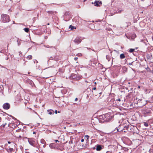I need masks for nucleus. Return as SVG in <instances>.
Wrapping results in <instances>:
<instances>
[{
    "mask_svg": "<svg viewBox=\"0 0 153 153\" xmlns=\"http://www.w3.org/2000/svg\"><path fill=\"white\" fill-rule=\"evenodd\" d=\"M108 147L111 149V151L113 152H116V153H120V151L122 149V147L117 143L113 145H109Z\"/></svg>",
    "mask_w": 153,
    "mask_h": 153,
    "instance_id": "1",
    "label": "nucleus"
},
{
    "mask_svg": "<svg viewBox=\"0 0 153 153\" xmlns=\"http://www.w3.org/2000/svg\"><path fill=\"white\" fill-rule=\"evenodd\" d=\"M1 21L4 23L8 22L10 21L9 16L5 14H2L1 15Z\"/></svg>",
    "mask_w": 153,
    "mask_h": 153,
    "instance_id": "2",
    "label": "nucleus"
},
{
    "mask_svg": "<svg viewBox=\"0 0 153 153\" xmlns=\"http://www.w3.org/2000/svg\"><path fill=\"white\" fill-rule=\"evenodd\" d=\"M10 119V118L9 117L5 118L3 120L2 123H1V124L0 125L2 126L3 128H4L5 125L7 124L8 126H9L10 124L11 123L9 121Z\"/></svg>",
    "mask_w": 153,
    "mask_h": 153,
    "instance_id": "3",
    "label": "nucleus"
},
{
    "mask_svg": "<svg viewBox=\"0 0 153 153\" xmlns=\"http://www.w3.org/2000/svg\"><path fill=\"white\" fill-rule=\"evenodd\" d=\"M71 18V13L69 11L66 12L64 14V19H65V20L66 21L70 19Z\"/></svg>",
    "mask_w": 153,
    "mask_h": 153,
    "instance_id": "4",
    "label": "nucleus"
},
{
    "mask_svg": "<svg viewBox=\"0 0 153 153\" xmlns=\"http://www.w3.org/2000/svg\"><path fill=\"white\" fill-rule=\"evenodd\" d=\"M28 141L30 145L34 147L36 146V143L35 139L33 138H29L28 139Z\"/></svg>",
    "mask_w": 153,
    "mask_h": 153,
    "instance_id": "5",
    "label": "nucleus"
},
{
    "mask_svg": "<svg viewBox=\"0 0 153 153\" xmlns=\"http://www.w3.org/2000/svg\"><path fill=\"white\" fill-rule=\"evenodd\" d=\"M106 118L105 119V121L106 122H109L112 118V117L111 116H110L108 114H106Z\"/></svg>",
    "mask_w": 153,
    "mask_h": 153,
    "instance_id": "6",
    "label": "nucleus"
},
{
    "mask_svg": "<svg viewBox=\"0 0 153 153\" xmlns=\"http://www.w3.org/2000/svg\"><path fill=\"white\" fill-rule=\"evenodd\" d=\"M3 107L5 109L8 110L10 108V105L8 103H6L3 105Z\"/></svg>",
    "mask_w": 153,
    "mask_h": 153,
    "instance_id": "7",
    "label": "nucleus"
},
{
    "mask_svg": "<svg viewBox=\"0 0 153 153\" xmlns=\"http://www.w3.org/2000/svg\"><path fill=\"white\" fill-rule=\"evenodd\" d=\"M85 92L86 93H87V95L88 96V95H93V92L92 90H91V89L89 88H88L86 91Z\"/></svg>",
    "mask_w": 153,
    "mask_h": 153,
    "instance_id": "8",
    "label": "nucleus"
},
{
    "mask_svg": "<svg viewBox=\"0 0 153 153\" xmlns=\"http://www.w3.org/2000/svg\"><path fill=\"white\" fill-rule=\"evenodd\" d=\"M81 39L78 37H77L75 39L74 41L76 44H78L81 42Z\"/></svg>",
    "mask_w": 153,
    "mask_h": 153,
    "instance_id": "9",
    "label": "nucleus"
},
{
    "mask_svg": "<svg viewBox=\"0 0 153 153\" xmlns=\"http://www.w3.org/2000/svg\"><path fill=\"white\" fill-rule=\"evenodd\" d=\"M99 4L100 5H101L102 4V2L101 1H95V2L94 3V6H100V5H99Z\"/></svg>",
    "mask_w": 153,
    "mask_h": 153,
    "instance_id": "10",
    "label": "nucleus"
},
{
    "mask_svg": "<svg viewBox=\"0 0 153 153\" xmlns=\"http://www.w3.org/2000/svg\"><path fill=\"white\" fill-rule=\"evenodd\" d=\"M6 150L8 152L12 153L14 151V150L13 148H10V147H8L6 148Z\"/></svg>",
    "mask_w": 153,
    "mask_h": 153,
    "instance_id": "11",
    "label": "nucleus"
},
{
    "mask_svg": "<svg viewBox=\"0 0 153 153\" xmlns=\"http://www.w3.org/2000/svg\"><path fill=\"white\" fill-rule=\"evenodd\" d=\"M47 12L49 14L52 15H55L57 13L55 11H47Z\"/></svg>",
    "mask_w": 153,
    "mask_h": 153,
    "instance_id": "12",
    "label": "nucleus"
},
{
    "mask_svg": "<svg viewBox=\"0 0 153 153\" xmlns=\"http://www.w3.org/2000/svg\"><path fill=\"white\" fill-rule=\"evenodd\" d=\"M102 149V146L101 145H98L97 146L96 150L97 151H100Z\"/></svg>",
    "mask_w": 153,
    "mask_h": 153,
    "instance_id": "13",
    "label": "nucleus"
},
{
    "mask_svg": "<svg viewBox=\"0 0 153 153\" xmlns=\"http://www.w3.org/2000/svg\"><path fill=\"white\" fill-rule=\"evenodd\" d=\"M120 59H123L125 58V56L124 54L122 53L120 55Z\"/></svg>",
    "mask_w": 153,
    "mask_h": 153,
    "instance_id": "14",
    "label": "nucleus"
},
{
    "mask_svg": "<svg viewBox=\"0 0 153 153\" xmlns=\"http://www.w3.org/2000/svg\"><path fill=\"white\" fill-rule=\"evenodd\" d=\"M48 112L49 114L50 115L52 114L54 112V111L52 110H48Z\"/></svg>",
    "mask_w": 153,
    "mask_h": 153,
    "instance_id": "15",
    "label": "nucleus"
},
{
    "mask_svg": "<svg viewBox=\"0 0 153 153\" xmlns=\"http://www.w3.org/2000/svg\"><path fill=\"white\" fill-rule=\"evenodd\" d=\"M46 47L47 48H52L54 51H55L56 49L55 48V47H53L52 46H50L49 45H47L46 46Z\"/></svg>",
    "mask_w": 153,
    "mask_h": 153,
    "instance_id": "16",
    "label": "nucleus"
},
{
    "mask_svg": "<svg viewBox=\"0 0 153 153\" xmlns=\"http://www.w3.org/2000/svg\"><path fill=\"white\" fill-rule=\"evenodd\" d=\"M106 114H103L101 116L102 117V119L104 120V121H105V118L106 117Z\"/></svg>",
    "mask_w": 153,
    "mask_h": 153,
    "instance_id": "17",
    "label": "nucleus"
},
{
    "mask_svg": "<svg viewBox=\"0 0 153 153\" xmlns=\"http://www.w3.org/2000/svg\"><path fill=\"white\" fill-rule=\"evenodd\" d=\"M76 75H75L74 74H72L71 75V77L72 79H74L76 77Z\"/></svg>",
    "mask_w": 153,
    "mask_h": 153,
    "instance_id": "18",
    "label": "nucleus"
},
{
    "mask_svg": "<svg viewBox=\"0 0 153 153\" xmlns=\"http://www.w3.org/2000/svg\"><path fill=\"white\" fill-rule=\"evenodd\" d=\"M144 126L146 127H147L149 126V124L147 122H144L143 123Z\"/></svg>",
    "mask_w": 153,
    "mask_h": 153,
    "instance_id": "19",
    "label": "nucleus"
},
{
    "mask_svg": "<svg viewBox=\"0 0 153 153\" xmlns=\"http://www.w3.org/2000/svg\"><path fill=\"white\" fill-rule=\"evenodd\" d=\"M123 128H118L117 129V131L118 132H121V131H122L123 132Z\"/></svg>",
    "mask_w": 153,
    "mask_h": 153,
    "instance_id": "20",
    "label": "nucleus"
},
{
    "mask_svg": "<svg viewBox=\"0 0 153 153\" xmlns=\"http://www.w3.org/2000/svg\"><path fill=\"white\" fill-rule=\"evenodd\" d=\"M24 30L27 33H28L29 31V29L28 28H25Z\"/></svg>",
    "mask_w": 153,
    "mask_h": 153,
    "instance_id": "21",
    "label": "nucleus"
},
{
    "mask_svg": "<svg viewBox=\"0 0 153 153\" xmlns=\"http://www.w3.org/2000/svg\"><path fill=\"white\" fill-rule=\"evenodd\" d=\"M26 58L28 59H32V56L30 55H28L27 57Z\"/></svg>",
    "mask_w": 153,
    "mask_h": 153,
    "instance_id": "22",
    "label": "nucleus"
},
{
    "mask_svg": "<svg viewBox=\"0 0 153 153\" xmlns=\"http://www.w3.org/2000/svg\"><path fill=\"white\" fill-rule=\"evenodd\" d=\"M129 128V126H124V128H123V129H125L126 130H128Z\"/></svg>",
    "mask_w": 153,
    "mask_h": 153,
    "instance_id": "23",
    "label": "nucleus"
},
{
    "mask_svg": "<svg viewBox=\"0 0 153 153\" xmlns=\"http://www.w3.org/2000/svg\"><path fill=\"white\" fill-rule=\"evenodd\" d=\"M69 28H70L71 30H73L74 28H74V27L72 25H70L69 26Z\"/></svg>",
    "mask_w": 153,
    "mask_h": 153,
    "instance_id": "24",
    "label": "nucleus"
},
{
    "mask_svg": "<svg viewBox=\"0 0 153 153\" xmlns=\"http://www.w3.org/2000/svg\"><path fill=\"white\" fill-rule=\"evenodd\" d=\"M50 59H54L55 60H56V58L55 57H51L49 59L48 61H49Z\"/></svg>",
    "mask_w": 153,
    "mask_h": 153,
    "instance_id": "25",
    "label": "nucleus"
},
{
    "mask_svg": "<svg viewBox=\"0 0 153 153\" xmlns=\"http://www.w3.org/2000/svg\"><path fill=\"white\" fill-rule=\"evenodd\" d=\"M134 50V49L131 48L129 50V51L130 53H132L133 52Z\"/></svg>",
    "mask_w": 153,
    "mask_h": 153,
    "instance_id": "26",
    "label": "nucleus"
},
{
    "mask_svg": "<svg viewBox=\"0 0 153 153\" xmlns=\"http://www.w3.org/2000/svg\"><path fill=\"white\" fill-rule=\"evenodd\" d=\"M106 57L107 59L108 60V61H109L110 60V57L108 55H106Z\"/></svg>",
    "mask_w": 153,
    "mask_h": 153,
    "instance_id": "27",
    "label": "nucleus"
},
{
    "mask_svg": "<svg viewBox=\"0 0 153 153\" xmlns=\"http://www.w3.org/2000/svg\"><path fill=\"white\" fill-rule=\"evenodd\" d=\"M146 69L147 71H149L150 70V68L148 66L146 68Z\"/></svg>",
    "mask_w": 153,
    "mask_h": 153,
    "instance_id": "28",
    "label": "nucleus"
},
{
    "mask_svg": "<svg viewBox=\"0 0 153 153\" xmlns=\"http://www.w3.org/2000/svg\"><path fill=\"white\" fill-rule=\"evenodd\" d=\"M134 63V62H130L128 63L129 65H133Z\"/></svg>",
    "mask_w": 153,
    "mask_h": 153,
    "instance_id": "29",
    "label": "nucleus"
},
{
    "mask_svg": "<svg viewBox=\"0 0 153 153\" xmlns=\"http://www.w3.org/2000/svg\"><path fill=\"white\" fill-rule=\"evenodd\" d=\"M146 113H147L149 114H150L151 113V112L150 110H148L146 111Z\"/></svg>",
    "mask_w": 153,
    "mask_h": 153,
    "instance_id": "30",
    "label": "nucleus"
},
{
    "mask_svg": "<svg viewBox=\"0 0 153 153\" xmlns=\"http://www.w3.org/2000/svg\"><path fill=\"white\" fill-rule=\"evenodd\" d=\"M128 131V130H125V129H123V132H127Z\"/></svg>",
    "mask_w": 153,
    "mask_h": 153,
    "instance_id": "31",
    "label": "nucleus"
},
{
    "mask_svg": "<svg viewBox=\"0 0 153 153\" xmlns=\"http://www.w3.org/2000/svg\"><path fill=\"white\" fill-rule=\"evenodd\" d=\"M123 11V10H119L117 12V13H120L122 12Z\"/></svg>",
    "mask_w": 153,
    "mask_h": 153,
    "instance_id": "32",
    "label": "nucleus"
},
{
    "mask_svg": "<svg viewBox=\"0 0 153 153\" xmlns=\"http://www.w3.org/2000/svg\"><path fill=\"white\" fill-rule=\"evenodd\" d=\"M149 152L150 153H153V150L152 149H150Z\"/></svg>",
    "mask_w": 153,
    "mask_h": 153,
    "instance_id": "33",
    "label": "nucleus"
},
{
    "mask_svg": "<svg viewBox=\"0 0 153 153\" xmlns=\"http://www.w3.org/2000/svg\"><path fill=\"white\" fill-rule=\"evenodd\" d=\"M24 136V134H23H23H22V135H19V138H21V137H23Z\"/></svg>",
    "mask_w": 153,
    "mask_h": 153,
    "instance_id": "34",
    "label": "nucleus"
},
{
    "mask_svg": "<svg viewBox=\"0 0 153 153\" xmlns=\"http://www.w3.org/2000/svg\"><path fill=\"white\" fill-rule=\"evenodd\" d=\"M121 100L120 99H117L116 100V101H120Z\"/></svg>",
    "mask_w": 153,
    "mask_h": 153,
    "instance_id": "35",
    "label": "nucleus"
},
{
    "mask_svg": "<svg viewBox=\"0 0 153 153\" xmlns=\"http://www.w3.org/2000/svg\"><path fill=\"white\" fill-rule=\"evenodd\" d=\"M113 152L111 151V152H110V151H107L106 152V153H112V152Z\"/></svg>",
    "mask_w": 153,
    "mask_h": 153,
    "instance_id": "36",
    "label": "nucleus"
},
{
    "mask_svg": "<svg viewBox=\"0 0 153 153\" xmlns=\"http://www.w3.org/2000/svg\"><path fill=\"white\" fill-rule=\"evenodd\" d=\"M85 136L86 137L87 139H88L89 138V136L88 135H87L86 136Z\"/></svg>",
    "mask_w": 153,
    "mask_h": 153,
    "instance_id": "37",
    "label": "nucleus"
},
{
    "mask_svg": "<svg viewBox=\"0 0 153 153\" xmlns=\"http://www.w3.org/2000/svg\"><path fill=\"white\" fill-rule=\"evenodd\" d=\"M1 117H0V125L1 124Z\"/></svg>",
    "mask_w": 153,
    "mask_h": 153,
    "instance_id": "38",
    "label": "nucleus"
},
{
    "mask_svg": "<svg viewBox=\"0 0 153 153\" xmlns=\"http://www.w3.org/2000/svg\"><path fill=\"white\" fill-rule=\"evenodd\" d=\"M84 140V139H82L81 140V141L82 142H83Z\"/></svg>",
    "mask_w": 153,
    "mask_h": 153,
    "instance_id": "39",
    "label": "nucleus"
},
{
    "mask_svg": "<svg viewBox=\"0 0 153 153\" xmlns=\"http://www.w3.org/2000/svg\"><path fill=\"white\" fill-rule=\"evenodd\" d=\"M69 143H73V141H69Z\"/></svg>",
    "mask_w": 153,
    "mask_h": 153,
    "instance_id": "40",
    "label": "nucleus"
},
{
    "mask_svg": "<svg viewBox=\"0 0 153 153\" xmlns=\"http://www.w3.org/2000/svg\"><path fill=\"white\" fill-rule=\"evenodd\" d=\"M55 142H59V141H58V140H55Z\"/></svg>",
    "mask_w": 153,
    "mask_h": 153,
    "instance_id": "41",
    "label": "nucleus"
},
{
    "mask_svg": "<svg viewBox=\"0 0 153 153\" xmlns=\"http://www.w3.org/2000/svg\"><path fill=\"white\" fill-rule=\"evenodd\" d=\"M22 54V52H20H20H19V56H20V54H21V55Z\"/></svg>",
    "mask_w": 153,
    "mask_h": 153,
    "instance_id": "42",
    "label": "nucleus"
},
{
    "mask_svg": "<svg viewBox=\"0 0 153 153\" xmlns=\"http://www.w3.org/2000/svg\"><path fill=\"white\" fill-rule=\"evenodd\" d=\"M77 59H78V58H77V57H75V58H74V60H76Z\"/></svg>",
    "mask_w": 153,
    "mask_h": 153,
    "instance_id": "43",
    "label": "nucleus"
},
{
    "mask_svg": "<svg viewBox=\"0 0 153 153\" xmlns=\"http://www.w3.org/2000/svg\"><path fill=\"white\" fill-rule=\"evenodd\" d=\"M93 90H95L96 89V87H94V88H93Z\"/></svg>",
    "mask_w": 153,
    "mask_h": 153,
    "instance_id": "44",
    "label": "nucleus"
},
{
    "mask_svg": "<svg viewBox=\"0 0 153 153\" xmlns=\"http://www.w3.org/2000/svg\"><path fill=\"white\" fill-rule=\"evenodd\" d=\"M57 110H55V114H57Z\"/></svg>",
    "mask_w": 153,
    "mask_h": 153,
    "instance_id": "45",
    "label": "nucleus"
},
{
    "mask_svg": "<svg viewBox=\"0 0 153 153\" xmlns=\"http://www.w3.org/2000/svg\"><path fill=\"white\" fill-rule=\"evenodd\" d=\"M78 100V99L77 98H76L75 99V101H77Z\"/></svg>",
    "mask_w": 153,
    "mask_h": 153,
    "instance_id": "46",
    "label": "nucleus"
},
{
    "mask_svg": "<svg viewBox=\"0 0 153 153\" xmlns=\"http://www.w3.org/2000/svg\"><path fill=\"white\" fill-rule=\"evenodd\" d=\"M46 146V145H43V147L44 148H45V147Z\"/></svg>",
    "mask_w": 153,
    "mask_h": 153,
    "instance_id": "47",
    "label": "nucleus"
},
{
    "mask_svg": "<svg viewBox=\"0 0 153 153\" xmlns=\"http://www.w3.org/2000/svg\"><path fill=\"white\" fill-rule=\"evenodd\" d=\"M53 145V143H52V144H50V146H52V145Z\"/></svg>",
    "mask_w": 153,
    "mask_h": 153,
    "instance_id": "48",
    "label": "nucleus"
},
{
    "mask_svg": "<svg viewBox=\"0 0 153 153\" xmlns=\"http://www.w3.org/2000/svg\"><path fill=\"white\" fill-rule=\"evenodd\" d=\"M53 145V143H52V144H50V146H52V145Z\"/></svg>",
    "mask_w": 153,
    "mask_h": 153,
    "instance_id": "49",
    "label": "nucleus"
},
{
    "mask_svg": "<svg viewBox=\"0 0 153 153\" xmlns=\"http://www.w3.org/2000/svg\"><path fill=\"white\" fill-rule=\"evenodd\" d=\"M140 86H138V88H140Z\"/></svg>",
    "mask_w": 153,
    "mask_h": 153,
    "instance_id": "50",
    "label": "nucleus"
},
{
    "mask_svg": "<svg viewBox=\"0 0 153 153\" xmlns=\"http://www.w3.org/2000/svg\"><path fill=\"white\" fill-rule=\"evenodd\" d=\"M78 54L79 55V56L81 55V53H79Z\"/></svg>",
    "mask_w": 153,
    "mask_h": 153,
    "instance_id": "51",
    "label": "nucleus"
},
{
    "mask_svg": "<svg viewBox=\"0 0 153 153\" xmlns=\"http://www.w3.org/2000/svg\"><path fill=\"white\" fill-rule=\"evenodd\" d=\"M36 132H33V134H36Z\"/></svg>",
    "mask_w": 153,
    "mask_h": 153,
    "instance_id": "52",
    "label": "nucleus"
},
{
    "mask_svg": "<svg viewBox=\"0 0 153 153\" xmlns=\"http://www.w3.org/2000/svg\"><path fill=\"white\" fill-rule=\"evenodd\" d=\"M57 113H60V111H58V112L57 111Z\"/></svg>",
    "mask_w": 153,
    "mask_h": 153,
    "instance_id": "53",
    "label": "nucleus"
},
{
    "mask_svg": "<svg viewBox=\"0 0 153 153\" xmlns=\"http://www.w3.org/2000/svg\"><path fill=\"white\" fill-rule=\"evenodd\" d=\"M8 143H10V142H9V141H8Z\"/></svg>",
    "mask_w": 153,
    "mask_h": 153,
    "instance_id": "54",
    "label": "nucleus"
},
{
    "mask_svg": "<svg viewBox=\"0 0 153 153\" xmlns=\"http://www.w3.org/2000/svg\"><path fill=\"white\" fill-rule=\"evenodd\" d=\"M113 62V59H112V63Z\"/></svg>",
    "mask_w": 153,
    "mask_h": 153,
    "instance_id": "55",
    "label": "nucleus"
},
{
    "mask_svg": "<svg viewBox=\"0 0 153 153\" xmlns=\"http://www.w3.org/2000/svg\"><path fill=\"white\" fill-rule=\"evenodd\" d=\"M11 117H12L13 118H14V117H12V116H11Z\"/></svg>",
    "mask_w": 153,
    "mask_h": 153,
    "instance_id": "56",
    "label": "nucleus"
},
{
    "mask_svg": "<svg viewBox=\"0 0 153 153\" xmlns=\"http://www.w3.org/2000/svg\"><path fill=\"white\" fill-rule=\"evenodd\" d=\"M152 123H153V120H152Z\"/></svg>",
    "mask_w": 153,
    "mask_h": 153,
    "instance_id": "57",
    "label": "nucleus"
},
{
    "mask_svg": "<svg viewBox=\"0 0 153 153\" xmlns=\"http://www.w3.org/2000/svg\"><path fill=\"white\" fill-rule=\"evenodd\" d=\"M96 82H95V84H96Z\"/></svg>",
    "mask_w": 153,
    "mask_h": 153,
    "instance_id": "58",
    "label": "nucleus"
}]
</instances>
